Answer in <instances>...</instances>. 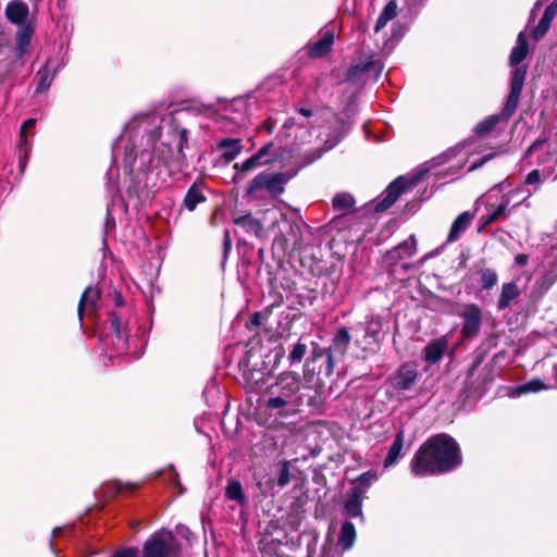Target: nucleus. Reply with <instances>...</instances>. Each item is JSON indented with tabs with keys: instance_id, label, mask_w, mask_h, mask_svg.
<instances>
[{
	"instance_id": "obj_1",
	"label": "nucleus",
	"mask_w": 557,
	"mask_h": 557,
	"mask_svg": "<svg viewBox=\"0 0 557 557\" xmlns=\"http://www.w3.org/2000/svg\"><path fill=\"white\" fill-rule=\"evenodd\" d=\"M461 463L460 449L456 441L440 434L429 438L411 460V471L416 476L448 472Z\"/></svg>"
},
{
	"instance_id": "obj_2",
	"label": "nucleus",
	"mask_w": 557,
	"mask_h": 557,
	"mask_svg": "<svg viewBox=\"0 0 557 557\" xmlns=\"http://www.w3.org/2000/svg\"><path fill=\"white\" fill-rule=\"evenodd\" d=\"M300 375L293 371L278 374L275 382L267 388L264 407L280 417L294 416L302 404Z\"/></svg>"
},
{
	"instance_id": "obj_3",
	"label": "nucleus",
	"mask_w": 557,
	"mask_h": 557,
	"mask_svg": "<svg viewBox=\"0 0 557 557\" xmlns=\"http://www.w3.org/2000/svg\"><path fill=\"white\" fill-rule=\"evenodd\" d=\"M159 117L156 115H146L138 120V126L143 128L145 132L149 133V140H151V145L154 150H159L160 147L157 145V139H161L160 144L162 146H166L169 153H164L161 150V157L166 159L171 157V153L176 150L178 154H182L183 148L187 143V131L184 128H178L176 125L169 123L166 125L168 134L164 139H162V134L158 129H148V126L153 125L158 126Z\"/></svg>"
},
{
	"instance_id": "obj_4",
	"label": "nucleus",
	"mask_w": 557,
	"mask_h": 557,
	"mask_svg": "<svg viewBox=\"0 0 557 557\" xmlns=\"http://www.w3.org/2000/svg\"><path fill=\"white\" fill-rule=\"evenodd\" d=\"M286 178L284 174L260 173L249 184L247 195L260 199L262 191L265 190L273 196H278L284 191Z\"/></svg>"
},
{
	"instance_id": "obj_5",
	"label": "nucleus",
	"mask_w": 557,
	"mask_h": 557,
	"mask_svg": "<svg viewBox=\"0 0 557 557\" xmlns=\"http://www.w3.org/2000/svg\"><path fill=\"white\" fill-rule=\"evenodd\" d=\"M173 540L171 532L154 533L144 544V557H174Z\"/></svg>"
},
{
	"instance_id": "obj_6",
	"label": "nucleus",
	"mask_w": 557,
	"mask_h": 557,
	"mask_svg": "<svg viewBox=\"0 0 557 557\" xmlns=\"http://www.w3.org/2000/svg\"><path fill=\"white\" fill-rule=\"evenodd\" d=\"M502 191V185H495L486 195V211L487 213L481 216V228L485 227L502 218H506L510 199L508 196L503 195L498 205L494 203L492 199L496 197V193Z\"/></svg>"
},
{
	"instance_id": "obj_7",
	"label": "nucleus",
	"mask_w": 557,
	"mask_h": 557,
	"mask_svg": "<svg viewBox=\"0 0 557 557\" xmlns=\"http://www.w3.org/2000/svg\"><path fill=\"white\" fill-rule=\"evenodd\" d=\"M417 377V367L412 363H404L388 376L387 383L396 391H408L414 385Z\"/></svg>"
},
{
	"instance_id": "obj_8",
	"label": "nucleus",
	"mask_w": 557,
	"mask_h": 557,
	"mask_svg": "<svg viewBox=\"0 0 557 557\" xmlns=\"http://www.w3.org/2000/svg\"><path fill=\"white\" fill-rule=\"evenodd\" d=\"M460 317L463 319L461 334L466 338L474 337L479 334L482 321V311L475 304H468L463 307Z\"/></svg>"
},
{
	"instance_id": "obj_9",
	"label": "nucleus",
	"mask_w": 557,
	"mask_h": 557,
	"mask_svg": "<svg viewBox=\"0 0 557 557\" xmlns=\"http://www.w3.org/2000/svg\"><path fill=\"white\" fill-rule=\"evenodd\" d=\"M273 144L264 145L253 156L244 161L243 163H235L234 168L242 173H248L258 166L268 164L273 158Z\"/></svg>"
},
{
	"instance_id": "obj_10",
	"label": "nucleus",
	"mask_w": 557,
	"mask_h": 557,
	"mask_svg": "<svg viewBox=\"0 0 557 557\" xmlns=\"http://www.w3.org/2000/svg\"><path fill=\"white\" fill-rule=\"evenodd\" d=\"M406 184L404 177H398L394 182H392L387 188L383 191L375 206V211L383 212L391 208L399 196L405 191Z\"/></svg>"
},
{
	"instance_id": "obj_11",
	"label": "nucleus",
	"mask_w": 557,
	"mask_h": 557,
	"mask_svg": "<svg viewBox=\"0 0 557 557\" xmlns=\"http://www.w3.org/2000/svg\"><path fill=\"white\" fill-rule=\"evenodd\" d=\"M29 9L28 5L21 0H13L5 7V17L8 21L17 27L32 24L28 21Z\"/></svg>"
},
{
	"instance_id": "obj_12",
	"label": "nucleus",
	"mask_w": 557,
	"mask_h": 557,
	"mask_svg": "<svg viewBox=\"0 0 557 557\" xmlns=\"http://www.w3.org/2000/svg\"><path fill=\"white\" fill-rule=\"evenodd\" d=\"M366 488L363 486H354L348 493L345 510L349 517L362 518V500L364 498Z\"/></svg>"
},
{
	"instance_id": "obj_13",
	"label": "nucleus",
	"mask_w": 557,
	"mask_h": 557,
	"mask_svg": "<svg viewBox=\"0 0 557 557\" xmlns=\"http://www.w3.org/2000/svg\"><path fill=\"white\" fill-rule=\"evenodd\" d=\"M334 44V32L332 29H323L320 38L309 46V55L311 58H320L326 54Z\"/></svg>"
},
{
	"instance_id": "obj_14",
	"label": "nucleus",
	"mask_w": 557,
	"mask_h": 557,
	"mask_svg": "<svg viewBox=\"0 0 557 557\" xmlns=\"http://www.w3.org/2000/svg\"><path fill=\"white\" fill-rule=\"evenodd\" d=\"M100 297V290L98 288L89 286L84 290L78 304L79 319H82L84 312L91 313L98 308Z\"/></svg>"
},
{
	"instance_id": "obj_15",
	"label": "nucleus",
	"mask_w": 557,
	"mask_h": 557,
	"mask_svg": "<svg viewBox=\"0 0 557 557\" xmlns=\"http://www.w3.org/2000/svg\"><path fill=\"white\" fill-rule=\"evenodd\" d=\"M417 252V239L414 235H410L406 240L400 243L393 250L387 252V257L393 261L408 259Z\"/></svg>"
},
{
	"instance_id": "obj_16",
	"label": "nucleus",
	"mask_w": 557,
	"mask_h": 557,
	"mask_svg": "<svg viewBox=\"0 0 557 557\" xmlns=\"http://www.w3.org/2000/svg\"><path fill=\"white\" fill-rule=\"evenodd\" d=\"M557 15V0L553 1L544 11L542 18L540 20L537 26L533 30V38L539 40L542 38L549 29L553 20Z\"/></svg>"
},
{
	"instance_id": "obj_17",
	"label": "nucleus",
	"mask_w": 557,
	"mask_h": 557,
	"mask_svg": "<svg viewBox=\"0 0 557 557\" xmlns=\"http://www.w3.org/2000/svg\"><path fill=\"white\" fill-rule=\"evenodd\" d=\"M447 347L448 339L445 336L429 343L424 348V359L429 363L438 362L447 350Z\"/></svg>"
},
{
	"instance_id": "obj_18",
	"label": "nucleus",
	"mask_w": 557,
	"mask_h": 557,
	"mask_svg": "<svg viewBox=\"0 0 557 557\" xmlns=\"http://www.w3.org/2000/svg\"><path fill=\"white\" fill-rule=\"evenodd\" d=\"M233 221L236 225L240 226L247 234L255 235L256 237L262 236L263 225L259 220L255 219L251 214L235 216Z\"/></svg>"
},
{
	"instance_id": "obj_19",
	"label": "nucleus",
	"mask_w": 557,
	"mask_h": 557,
	"mask_svg": "<svg viewBox=\"0 0 557 557\" xmlns=\"http://www.w3.org/2000/svg\"><path fill=\"white\" fill-rule=\"evenodd\" d=\"M529 47L524 32H520L515 47L511 49L509 62L511 66L520 64L528 55Z\"/></svg>"
},
{
	"instance_id": "obj_20",
	"label": "nucleus",
	"mask_w": 557,
	"mask_h": 557,
	"mask_svg": "<svg viewBox=\"0 0 557 557\" xmlns=\"http://www.w3.org/2000/svg\"><path fill=\"white\" fill-rule=\"evenodd\" d=\"M519 295L520 290L515 282L503 284L500 296L497 301V309L499 311L505 310Z\"/></svg>"
},
{
	"instance_id": "obj_21",
	"label": "nucleus",
	"mask_w": 557,
	"mask_h": 557,
	"mask_svg": "<svg viewBox=\"0 0 557 557\" xmlns=\"http://www.w3.org/2000/svg\"><path fill=\"white\" fill-rule=\"evenodd\" d=\"M33 34H34L33 24L23 25V26L18 27L16 37H15V41H16L15 50L20 57H22L23 54L26 53L27 48L30 44Z\"/></svg>"
},
{
	"instance_id": "obj_22",
	"label": "nucleus",
	"mask_w": 557,
	"mask_h": 557,
	"mask_svg": "<svg viewBox=\"0 0 557 557\" xmlns=\"http://www.w3.org/2000/svg\"><path fill=\"white\" fill-rule=\"evenodd\" d=\"M404 440H405V433L403 430H400L396 434V437H395L392 446L389 447L387 456L384 460L385 468L394 466L398 461V459L403 456Z\"/></svg>"
},
{
	"instance_id": "obj_23",
	"label": "nucleus",
	"mask_w": 557,
	"mask_h": 557,
	"mask_svg": "<svg viewBox=\"0 0 557 557\" xmlns=\"http://www.w3.org/2000/svg\"><path fill=\"white\" fill-rule=\"evenodd\" d=\"M472 220V215L469 212H462L454 221L447 240L453 243L459 238V236L468 228Z\"/></svg>"
},
{
	"instance_id": "obj_24",
	"label": "nucleus",
	"mask_w": 557,
	"mask_h": 557,
	"mask_svg": "<svg viewBox=\"0 0 557 557\" xmlns=\"http://www.w3.org/2000/svg\"><path fill=\"white\" fill-rule=\"evenodd\" d=\"M355 540H356L355 525L349 521H345L341 528V534H339V537L337 541V545L343 550H348L352 547Z\"/></svg>"
},
{
	"instance_id": "obj_25",
	"label": "nucleus",
	"mask_w": 557,
	"mask_h": 557,
	"mask_svg": "<svg viewBox=\"0 0 557 557\" xmlns=\"http://www.w3.org/2000/svg\"><path fill=\"white\" fill-rule=\"evenodd\" d=\"M397 15V2L395 0H391L386 5L385 8L383 9V11L381 12L376 23H375V26H374V32L375 33H379L383 27H385V25L392 21L393 18H395Z\"/></svg>"
},
{
	"instance_id": "obj_26",
	"label": "nucleus",
	"mask_w": 557,
	"mask_h": 557,
	"mask_svg": "<svg viewBox=\"0 0 557 557\" xmlns=\"http://www.w3.org/2000/svg\"><path fill=\"white\" fill-rule=\"evenodd\" d=\"M54 73L50 70L48 64H45L41 66L37 72L38 77V85H37V92H44L48 90L50 87L52 81H53Z\"/></svg>"
},
{
	"instance_id": "obj_27",
	"label": "nucleus",
	"mask_w": 557,
	"mask_h": 557,
	"mask_svg": "<svg viewBox=\"0 0 557 557\" xmlns=\"http://www.w3.org/2000/svg\"><path fill=\"white\" fill-rule=\"evenodd\" d=\"M111 330L117 339V343L115 344L117 350L124 351L127 346V336L122 329V322L116 317L111 319Z\"/></svg>"
},
{
	"instance_id": "obj_28",
	"label": "nucleus",
	"mask_w": 557,
	"mask_h": 557,
	"mask_svg": "<svg viewBox=\"0 0 557 557\" xmlns=\"http://www.w3.org/2000/svg\"><path fill=\"white\" fill-rule=\"evenodd\" d=\"M527 75V69L524 66H520L515 69L511 72V79H510V91L521 94L524 79Z\"/></svg>"
},
{
	"instance_id": "obj_29",
	"label": "nucleus",
	"mask_w": 557,
	"mask_h": 557,
	"mask_svg": "<svg viewBox=\"0 0 557 557\" xmlns=\"http://www.w3.org/2000/svg\"><path fill=\"white\" fill-rule=\"evenodd\" d=\"M205 199L206 198L202 195L201 190L195 185H193L185 196L184 205L189 211H193L196 208V206L200 202H203Z\"/></svg>"
},
{
	"instance_id": "obj_30",
	"label": "nucleus",
	"mask_w": 557,
	"mask_h": 557,
	"mask_svg": "<svg viewBox=\"0 0 557 557\" xmlns=\"http://www.w3.org/2000/svg\"><path fill=\"white\" fill-rule=\"evenodd\" d=\"M225 496L227 499L236 500L240 504L245 502L242 484L236 480H231L225 488Z\"/></svg>"
},
{
	"instance_id": "obj_31",
	"label": "nucleus",
	"mask_w": 557,
	"mask_h": 557,
	"mask_svg": "<svg viewBox=\"0 0 557 557\" xmlns=\"http://www.w3.org/2000/svg\"><path fill=\"white\" fill-rule=\"evenodd\" d=\"M479 274H480V284L483 289L493 288L498 281L497 273L493 269H488V268L481 269V270H479Z\"/></svg>"
},
{
	"instance_id": "obj_32",
	"label": "nucleus",
	"mask_w": 557,
	"mask_h": 557,
	"mask_svg": "<svg viewBox=\"0 0 557 557\" xmlns=\"http://www.w3.org/2000/svg\"><path fill=\"white\" fill-rule=\"evenodd\" d=\"M500 119V115H491L481 123H479L475 126L474 132L480 136L486 135L495 128V126L499 123Z\"/></svg>"
},
{
	"instance_id": "obj_33",
	"label": "nucleus",
	"mask_w": 557,
	"mask_h": 557,
	"mask_svg": "<svg viewBox=\"0 0 557 557\" xmlns=\"http://www.w3.org/2000/svg\"><path fill=\"white\" fill-rule=\"evenodd\" d=\"M221 147L225 149L224 157L227 160H233L242 150L240 141L238 139H224Z\"/></svg>"
},
{
	"instance_id": "obj_34",
	"label": "nucleus",
	"mask_w": 557,
	"mask_h": 557,
	"mask_svg": "<svg viewBox=\"0 0 557 557\" xmlns=\"http://www.w3.org/2000/svg\"><path fill=\"white\" fill-rule=\"evenodd\" d=\"M355 200L349 194H338L333 199V207L336 210H349L352 208Z\"/></svg>"
},
{
	"instance_id": "obj_35",
	"label": "nucleus",
	"mask_w": 557,
	"mask_h": 557,
	"mask_svg": "<svg viewBox=\"0 0 557 557\" xmlns=\"http://www.w3.org/2000/svg\"><path fill=\"white\" fill-rule=\"evenodd\" d=\"M307 352V345L304 343H296L293 345L289 354H288V360L290 364L299 363L304 356Z\"/></svg>"
},
{
	"instance_id": "obj_36",
	"label": "nucleus",
	"mask_w": 557,
	"mask_h": 557,
	"mask_svg": "<svg viewBox=\"0 0 557 557\" xmlns=\"http://www.w3.org/2000/svg\"><path fill=\"white\" fill-rule=\"evenodd\" d=\"M312 355H313V359L320 358L324 355V349L317 347L313 349ZM325 355H326L325 375L331 376L334 372V367H335L334 359H333V355L331 351H325Z\"/></svg>"
},
{
	"instance_id": "obj_37",
	"label": "nucleus",
	"mask_w": 557,
	"mask_h": 557,
	"mask_svg": "<svg viewBox=\"0 0 557 557\" xmlns=\"http://www.w3.org/2000/svg\"><path fill=\"white\" fill-rule=\"evenodd\" d=\"M521 94L511 92L508 96L507 102L505 104V108L503 110V117L508 119L511 116V114L516 111L519 99Z\"/></svg>"
},
{
	"instance_id": "obj_38",
	"label": "nucleus",
	"mask_w": 557,
	"mask_h": 557,
	"mask_svg": "<svg viewBox=\"0 0 557 557\" xmlns=\"http://www.w3.org/2000/svg\"><path fill=\"white\" fill-rule=\"evenodd\" d=\"M547 386L541 380H532L518 387V394L535 393L546 389Z\"/></svg>"
},
{
	"instance_id": "obj_39",
	"label": "nucleus",
	"mask_w": 557,
	"mask_h": 557,
	"mask_svg": "<svg viewBox=\"0 0 557 557\" xmlns=\"http://www.w3.org/2000/svg\"><path fill=\"white\" fill-rule=\"evenodd\" d=\"M290 482V469L288 461H282L280 465V473L277 478V485L283 488Z\"/></svg>"
},
{
	"instance_id": "obj_40",
	"label": "nucleus",
	"mask_w": 557,
	"mask_h": 557,
	"mask_svg": "<svg viewBox=\"0 0 557 557\" xmlns=\"http://www.w3.org/2000/svg\"><path fill=\"white\" fill-rule=\"evenodd\" d=\"M350 335L347 330L339 329L334 337V344L342 349L343 352L347 350L350 343Z\"/></svg>"
},
{
	"instance_id": "obj_41",
	"label": "nucleus",
	"mask_w": 557,
	"mask_h": 557,
	"mask_svg": "<svg viewBox=\"0 0 557 557\" xmlns=\"http://www.w3.org/2000/svg\"><path fill=\"white\" fill-rule=\"evenodd\" d=\"M35 123H36V120L28 119L22 124L21 134H20V150H23V149L26 150V146H27L26 132H28L30 128H33Z\"/></svg>"
},
{
	"instance_id": "obj_42",
	"label": "nucleus",
	"mask_w": 557,
	"mask_h": 557,
	"mask_svg": "<svg viewBox=\"0 0 557 557\" xmlns=\"http://www.w3.org/2000/svg\"><path fill=\"white\" fill-rule=\"evenodd\" d=\"M264 219H270L272 220V227L274 228L275 227V224L278 222V220H286V214L284 212H282L278 208H271V209H268L265 212H264Z\"/></svg>"
},
{
	"instance_id": "obj_43",
	"label": "nucleus",
	"mask_w": 557,
	"mask_h": 557,
	"mask_svg": "<svg viewBox=\"0 0 557 557\" xmlns=\"http://www.w3.org/2000/svg\"><path fill=\"white\" fill-rule=\"evenodd\" d=\"M274 485H275V482H274V480L271 476L263 478L262 480H258L257 481V486H258L259 491L264 496H267L269 494H272Z\"/></svg>"
},
{
	"instance_id": "obj_44",
	"label": "nucleus",
	"mask_w": 557,
	"mask_h": 557,
	"mask_svg": "<svg viewBox=\"0 0 557 557\" xmlns=\"http://www.w3.org/2000/svg\"><path fill=\"white\" fill-rule=\"evenodd\" d=\"M320 557H342V555L332 543H326L322 546Z\"/></svg>"
},
{
	"instance_id": "obj_45",
	"label": "nucleus",
	"mask_w": 557,
	"mask_h": 557,
	"mask_svg": "<svg viewBox=\"0 0 557 557\" xmlns=\"http://www.w3.org/2000/svg\"><path fill=\"white\" fill-rule=\"evenodd\" d=\"M372 479H373V475H371L370 473H363L358 478V480L356 481L354 486H363L364 485V488L367 491L372 482Z\"/></svg>"
},
{
	"instance_id": "obj_46",
	"label": "nucleus",
	"mask_w": 557,
	"mask_h": 557,
	"mask_svg": "<svg viewBox=\"0 0 557 557\" xmlns=\"http://www.w3.org/2000/svg\"><path fill=\"white\" fill-rule=\"evenodd\" d=\"M541 183V173L539 170L531 171L525 177V184L534 185Z\"/></svg>"
},
{
	"instance_id": "obj_47",
	"label": "nucleus",
	"mask_w": 557,
	"mask_h": 557,
	"mask_svg": "<svg viewBox=\"0 0 557 557\" xmlns=\"http://www.w3.org/2000/svg\"><path fill=\"white\" fill-rule=\"evenodd\" d=\"M138 556V549L137 548H125L122 550L116 552L111 557H137Z\"/></svg>"
},
{
	"instance_id": "obj_48",
	"label": "nucleus",
	"mask_w": 557,
	"mask_h": 557,
	"mask_svg": "<svg viewBox=\"0 0 557 557\" xmlns=\"http://www.w3.org/2000/svg\"><path fill=\"white\" fill-rule=\"evenodd\" d=\"M135 152H134V147H132L129 150L127 147H125V152H124V162L126 163V165L128 168L132 166L134 160H135Z\"/></svg>"
},
{
	"instance_id": "obj_49",
	"label": "nucleus",
	"mask_w": 557,
	"mask_h": 557,
	"mask_svg": "<svg viewBox=\"0 0 557 557\" xmlns=\"http://www.w3.org/2000/svg\"><path fill=\"white\" fill-rule=\"evenodd\" d=\"M492 158H494V154L493 153H488V154H485L484 157L481 158L480 161L473 163L470 168V170H475L478 168H480L481 165H483L485 162H487L488 160H491Z\"/></svg>"
},
{
	"instance_id": "obj_50",
	"label": "nucleus",
	"mask_w": 557,
	"mask_h": 557,
	"mask_svg": "<svg viewBox=\"0 0 557 557\" xmlns=\"http://www.w3.org/2000/svg\"><path fill=\"white\" fill-rule=\"evenodd\" d=\"M379 329H380V320L372 319L371 321L368 322V326H367L368 333L377 332Z\"/></svg>"
},
{
	"instance_id": "obj_51",
	"label": "nucleus",
	"mask_w": 557,
	"mask_h": 557,
	"mask_svg": "<svg viewBox=\"0 0 557 557\" xmlns=\"http://www.w3.org/2000/svg\"><path fill=\"white\" fill-rule=\"evenodd\" d=\"M137 487L136 484H131V483H125V484H122V483H119L117 484V492L122 493V492H131L133 490H135Z\"/></svg>"
},
{
	"instance_id": "obj_52",
	"label": "nucleus",
	"mask_w": 557,
	"mask_h": 557,
	"mask_svg": "<svg viewBox=\"0 0 557 557\" xmlns=\"http://www.w3.org/2000/svg\"><path fill=\"white\" fill-rule=\"evenodd\" d=\"M528 260H529V257H528V255H524V253L517 255L515 258V262L520 267L525 265L528 263Z\"/></svg>"
},
{
	"instance_id": "obj_53",
	"label": "nucleus",
	"mask_w": 557,
	"mask_h": 557,
	"mask_svg": "<svg viewBox=\"0 0 557 557\" xmlns=\"http://www.w3.org/2000/svg\"><path fill=\"white\" fill-rule=\"evenodd\" d=\"M232 246L231 237L228 231H225L224 234V249L225 251L230 250Z\"/></svg>"
},
{
	"instance_id": "obj_54",
	"label": "nucleus",
	"mask_w": 557,
	"mask_h": 557,
	"mask_svg": "<svg viewBox=\"0 0 557 557\" xmlns=\"http://www.w3.org/2000/svg\"><path fill=\"white\" fill-rule=\"evenodd\" d=\"M543 144L542 140L534 141L529 149L527 150V154H530L533 150L537 149Z\"/></svg>"
},
{
	"instance_id": "obj_55",
	"label": "nucleus",
	"mask_w": 557,
	"mask_h": 557,
	"mask_svg": "<svg viewBox=\"0 0 557 557\" xmlns=\"http://www.w3.org/2000/svg\"><path fill=\"white\" fill-rule=\"evenodd\" d=\"M123 140H124V139H123V137H120V138H117V139L115 140V143L113 144V148H112V150H113V154H116L117 149H119V148L122 146V144H123Z\"/></svg>"
},
{
	"instance_id": "obj_56",
	"label": "nucleus",
	"mask_w": 557,
	"mask_h": 557,
	"mask_svg": "<svg viewBox=\"0 0 557 557\" xmlns=\"http://www.w3.org/2000/svg\"><path fill=\"white\" fill-rule=\"evenodd\" d=\"M298 112L305 116V117H309V116H312L313 115V112L309 109H305V108H301L298 110Z\"/></svg>"
},
{
	"instance_id": "obj_57",
	"label": "nucleus",
	"mask_w": 557,
	"mask_h": 557,
	"mask_svg": "<svg viewBox=\"0 0 557 557\" xmlns=\"http://www.w3.org/2000/svg\"><path fill=\"white\" fill-rule=\"evenodd\" d=\"M295 124H296L295 120H294V119H289V120H287V121L284 123V127H285L286 129H289V128H292Z\"/></svg>"
},
{
	"instance_id": "obj_58",
	"label": "nucleus",
	"mask_w": 557,
	"mask_h": 557,
	"mask_svg": "<svg viewBox=\"0 0 557 557\" xmlns=\"http://www.w3.org/2000/svg\"><path fill=\"white\" fill-rule=\"evenodd\" d=\"M320 157H321V153L319 152V153H317V154H315V156H314L310 161H313V160H315V159H318V158H320Z\"/></svg>"
},
{
	"instance_id": "obj_59",
	"label": "nucleus",
	"mask_w": 557,
	"mask_h": 557,
	"mask_svg": "<svg viewBox=\"0 0 557 557\" xmlns=\"http://www.w3.org/2000/svg\"><path fill=\"white\" fill-rule=\"evenodd\" d=\"M252 322H253V323H258V314H256V315L252 318Z\"/></svg>"
},
{
	"instance_id": "obj_60",
	"label": "nucleus",
	"mask_w": 557,
	"mask_h": 557,
	"mask_svg": "<svg viewBox=\"0 0 557 557\" xmlns=\"http://www.w3.org/2000/svg\"><path fill=\"white\" fill-rule=\"evenodd\" d=\"M59 532H60V529H54L53 536H57Z\"/></svg>"
}]
</instances>
